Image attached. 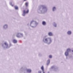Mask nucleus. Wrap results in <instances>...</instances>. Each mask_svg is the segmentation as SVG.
Returning <instances> with one entry per match:
<instances>
[{
  "label": "nucleus",
  "instance_id": "obj_6",
  "mask_svg": "<svg viewBox=\"0 0 73 73\" xmlns=\"http://www.w3.org/2000/svg\"><path fill=\"white\" fill-rule=\"evenodd\" d=\"M27 71L28 72H29V73H31V70L29 69H27Z\"/></svg>",
  "mask_w": 73,
  "mask_h": 73
},
{
  "label": "nucleus",
  "instance_id": "obj_3",
  "mask_svg": "<svg viewBox=\"0 0 73 73\" xmlns=\"http://www.w3.org/2000/svg\"><path fill=\"white\" fill-rule=\"evenodd\" d=\"M65 55L66 56H68L69 55V53H68V52H66L65 53Z\"/></svg>",
  "mask_w": 73,
  "mask_h": 73
},
{
  "label": "nucleus",
  "instance_id": "obj_7",
  "mask_svg": "<svg viewBox=\"0 0 73 73\" xmlns=\"http://www.w3.org/2000/svg\"><path fill=\"white\" fill-rule=\"evenodd\" d=\"M13 42L14 43H17V41L15 40H13Z\"/></svg>",
  "mask_w": 73,
  "mask_h": 73
},
{
  "label": "nucleus",
  "instance_id": "obj_13",
  "mask_svg": "<svg viewBox=\"0 0 73 73\" xmlns=\"http://www.w3.org/2000/svg\"><path fill=\"white\" fill-rule=\"evenodd\" d=\"M48 38H46L45 39V41H46V42H48Z\"/></svg>",
  "mask_w": 73,
  "mask_h": 73
},
{
  "label": "nucleus",
  "instance_id": "obj_21",
  "mask_svg": "<svg viewBox=\"0 0 73 73\" xmlns=\"http://www.w3.org/2000/svg\"><path fill=\"white\" fill-rule=\"evenodd\" d=\"M26 0H24V1H26Z\"/></svg>",
  "mask_w": 73,
  "mask_h": 73
},
{
  "label": "nucleus",
  "instance_id": "obj_5",
  "mask_svg": "<svg viewBox=\"0 0 73 73\" xmlns=\"http://www.w3.org/2000/svg\"><path fill=\"white\" fill-rule=\"evenodd\" d=\"M42 24L43 25H46V22L43 21L42 22Z\"/></svg>",
  "mask_w": 73,
  "mask_h": 73
},
{
  "label": "nucleus",
  "instance_id": "obj_2",
  "mask_svg": "<svg viewBox=\"0 0 73 73\" xmlns=\"http://www.w3.org/2000/svg\"><path fill=\"white\" fill-rule=\"evenodd\" d=\"M41 69L42 70L43 73H45L44 72V66H42L41 67Z\"/></svg>",
  "mask_w": 73,
  "mask_h": 73
},
{
  "label": "nucleus",
  "instance_id": "obj_9",
  "mask_svg": "<svg viewBox=\"0 0 73 73\" xmlns=\"http://www.w3.org/2000/svg\"><path fill=\"white\" fill-rule=\"evenodd\" d=\"M48 39H49V42L50 43L51 42H52V40H51V39L50 38H48Z\"/></svg>",
  "mask_w": 73,
  "mask_h": 73
},
{
  "label": "nucleus",
  "instance_id": "obj_24",
  "mask_svg": "<svg viewBox=\"0 0 73 73\" xmlns=\"http://www.w3.org/2000/svg\"><path fill=\"white\" fill-rule=\"evenodd\" d=\"M47 65H48V64L47 63Z\"/></svg>",
  "mask_w": 73,
  "mask_h": 73
},
{
  "label": "nucleus",
  "instance_id": "obj_12",
  "mask_svg": "<svg viewBox=\"0 0 73 73\" xmlns=\"http://www.w3.org/2000/svg\"><path fill=\"white\" fill-rule=\"evenodd\" d=\"M67 51L68 52H70V49L68 48L67 49Z\"/></svg>",
  "mask_w": 73,
  "mask_h": 73
},
{
  "label": "nucleus",
  "instance_id": "obj_22",
  "mask_svg": "<svg viewBox=\"0 0 73 73\" xmlns=\"http://www.w3.org/2000/svg\"><path fill=\"white\" fill-rule=\"evenodd\" d=\"M54 26H55V27H56V25H55V26L54 25Z\"/></svg>",
  "mask_w": 73,
  "mask_h": 73
},
{
  "label": "nucleus",
  "instance_id": "obj_23",
  "mask_svg": "<svg viewBox=\"0 0 73 73\" xmlns=\"http://www.w3.org/2000/svg\"><path fill=\"white\" fill-rule=\"evenodd\" d=\"M5 26H7V25H5L4 26V27H5Z\"/></svg>",
  "mask_w": 73,
  "mask_h": 73
},
{
  "label": "nucleus",
  "instance_id": "obj_1",
  "mask_svg": "<svg viewBox=\"0 0 73 73\" xmlns=\"http://www.w3.org/2000/svg\"><path fill=\"white\" fill-rule=\"evenodd\" d=\"M23 12V16H25V14H25V13H28L29 12V10L25 9V10H24Z\"/></svg>",
  "mask_w": 73,
  "mask_h": 73
},
{
  "label": "nucleus",
  "instance_id": "obj_14",
  "mask_svg": "<svg viewBox=\"0 0 73 73\" xmlns=\"http://www.w3.org/2000/svg\"><path fill=\"white\" fill-rule=\"evenodd\" d=\"M55 9H56V7H54L53 8V11H54Z\"/></svg>",
  "mask_w": 73,
  "mask_h": 73
},
{
  "label": "nucleus",
  "instance_id": "obj_4",
  "mask_svg": "<svg viewBox=\"0 0 73 73\" xmlns=\"http://www.w3.org/2000/svg\"><path fill=\"white\" fill-rule=\"evenodd\" d=\"M48 35H49V36H52L53 35V34H52V33L50 32L49 33Z\"/></svg>",
  "mask_w": 73,
  "mask_h": 73
},
{
  "label": "nucleus",
  "instance_id": "obj_8",
  "mask_svg": "<svg viewBox=\"0 0 73 73\" xmlns=\"http://www.w3.org/2000/svg\"><path fill=\"white\" fill-rule=\"evenodd\" d=\"M15 9L16 10L18 9V7L17 6H15Z\"/></svg>",
  "mask_w": 73,
  "mask_h": 73
},
{
  "label": "nucleus",
  "instance_id": "obj_17",
  "mask_svg": "<svg viewBox=\"0 0 73 73\" xmlns=\"http://www.w3.org/2000/svg\"><path fill=\"white\" fill-rule=\"evenodd\" d=\"M17 37H20V36L19 35V34L17 35Z\"/></svg>",
  "mask_w": 73,
  "mask_h": 73
},
{
  "label": "nucleus",
  "instance_id": "obj_15",
  "mask_svg": "<svg viewBox=\"0 0 73 73\" xmlns=\"http://www.w3.org/2000/svg\"><path fill=\"white\" fill-rule=\"evenodd\" d=\"M5 45H7V46H8V44H7V42H5Z\"/></svg>",
  "mask_w": 73,
  "mask_h": 73
},
{
  "label": "nucleus",
  "instance_id": "obj_19",
  "mask_svg": "<svg viewBox=\"0 0 73 73\" xmlns=\"http://www.w3.org/2000/svg\"><path fill=\"white\" fill-rule=\"evenodd\" d=\"M48 64H49V62H50V60H48Z\"/></svg>",
  "mask_w": 73,
  "mask_h": 73
},
{
  "label": "nucleus",
  "instance_id": "obj_20",
  "mask_svg": "<svg viewBox=\"0 0 73 73\" xmlns=\"http://www.w3.org/2000/svg\"><path fill=\"white\" fill-rule=\"evenodd\" d=\"M11 5L12 6V7H13V5H12V3H11Z\"/></svg>",
  "mask_w": 73,
  "mask_h": 73
},
{
  "label": "nucleus",
  "instance_id": "obj_25",
  "mask_svg": "<svg viewBox=\"0 0 73 73\" xmlns=\"http://www.w3.org/2000/svg\"><path fill=\"white\" fill-rule=\"evenodd\" d=\"M72 52H73V50L72 51Z\"/></svg>",
  "mask_w": 73,
  "mask_h": 73
},
{
  "label": "nucleus",
  "instance_id": "obj_16",
  "mask_svg": "<svg viewBox=\"0 0 73 73\" xmlns=\"http://www.w3.org/2000/svg\"><path fill=\"white\" fill-rule=\"evenodd\" d=\"M49 58H52V56L51 55H50L49 56Z\"/></svg>",
  "mask_w": 73,
  "mask_h": 73
},
{
  "label": "nucleus",
  "instance_id": "obj_18",
  "mask_svg": "<svg viewBox=\"0 0 73 73\" xmlns=\"http://www.w3.org/2000/svg\"><path fill=\"white\" fill-rule=\"evenodd\" d=\"M38 73H41V71H38Z\"/></svg>",
  "mask_w": 73,
  "mask_h": 73
},
{
  "label": "nucleus",
  "instance_id": "obj_10",
  "mask_svg": "<svg viewBox=\"0 0 73 73\" xmlns=\"http://www.w3.org/2000/svg\"><path fill=\"white\" fill-rule=\"evenodd\" d=\"M68 34V35H70V34H71V32L69 31H68L67 33Z\"/></svg>",
  "mask_w": 73,
  "mask_h": 73
},
{
  "label": "nucleus",
  "instance_id": "obj_11",
  "mask_svg": "<svg viewBox=\"0 0 73 73\" xmlns=\"http://www.w3.org/2000/svg\"><path fill=\"white\" fill-rule=\"evenodd\" d=\"M25 5H26V7H28V3L26 2L25 4Z\"/></svg>",
  "mask_w": 73,
  "mask_h": 73
}]
</instances>
